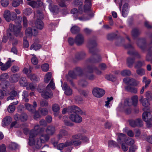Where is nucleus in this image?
<instances>
[{
  "label": "nucleus",
  "mask_w": 152,
  "mask_h": 152,
  "mask_svg": "<svg viewBox=\"0 0 152 152\" xmlns=\"http://www.w3.org/2000/svg\"><path fill=\"white\" fill-rule=\"evenodd\" d=\"M118 138L117 139L118 143H120L121 141H125L126 139V135L122 133H118L117 134Z\"/></svg>",
  "instance_id": "obj_22"
},
{
  "label": "nucleus",
  "mask_w": 152,
  "mask_h": 152,
  "mask_svg": "<svg viewBox=\"0 0 152 152\" xmlns=\"http://www.w3.org/2000/svg\"><path fill=\"white\" fill-rule=\"evenodd\" d=\"M47 2L49 3V8L50 11L53 13L57 12L58 10V7L56 5H52V1L51 0H48Z\"/></svg>",
  "instance_id": "obj_9"
},
{
  "label": "nucleus",
  "mask_w": 152,
  "mask_h": 152,
  "mask_svg": "<svg viewBox=\"0 0 152 152\" xmlns=\"http://www.w3.org/2000/svg\"><path fill=\"white\" fill-rule=\"evenodd\" d=\"M52 109L53 111L55 112L54 115L55 116H57L59 113L60 107L57 104H54L53 105Z\"/></svg>",
  "instance_id": "obj_32"
},
{
  "label": "nucleus",
  "mask_w": 152,
  "mask_h": 152,
  "mask_svg": "<svg viewBox=\"0 0 152 152\" xmlns=\"http://www.w3.org/2000/svg\"><path fill=\"white\" fill-rule=\"evenodd\" d=\"M82 134L81 133L77 134L72 136V140L76 139H81Z\"/></svg>",
  "instance_id": "obj_60"
},
{
  "label": "nucleus",
  "mask_w": 152,
  "mask_h": 152,
  "mask_svg": "<svg viewBox=\"0 0 152 152\" xmlns=\"http://www.w3.org/2000/svg\"><path fill=\"white\" fill-rule=\"evenodd\" d=\"M1 3L2 6L5 7H7L9 4L8 0H1Z\"/></svg>",
  "instance_id": "obj_55"
},
{
  "label": "nucleus",
  "mask_w": 152,
  "mask_h": 152,
  "mask_svg": "<svg viewBox=\"0 0 152 152\" xmlns=\"http://www.w3.org/2000/svg\"><path fill=\"white\" fill-rule=\"evenodd\" d=\"M125 142H126L127 145H132L134 143V141L133 139L128 137L125 141Z\"/></svg>",
  "instance_id": "obj_46"
},
{
  "label": "nucleus",
  "mask_w": 152,
  "mask_h": 152,
  "mask_svg": "<svg viewBox=\"0 0 152 152\" xmlns=\"http://www.w3.org/2000/svg\"><path fill=\"white\" fill-rule=\"evenodd\" d=\"M124 42V39H119L116 42V45L118 46H121L123 45Z\"/></svg>",
  "instance_id": "obj_63"
},
{
  "label": "nucleus",
  "mask_w": 152,
  "mask_h": 152,
  "mask_svg": "<svg viewBox=\"0 0 152 152\" xmlns=\"http://www.w3.org/2000/svg\"><path fill=\"white\" fill-rule=\"evenodd\" d=\"M23 99L24 101L25 102H27L28 101V99L27 98L28 96V92L26 91H23L22 94Z\"/></svg>",
  "instance_id": "obj_41"
},
{
  "label": "nucleus",
  "mask_w": 152,
  "mask_h": 152,
  "mask_svg": "<svg viewBox=\"0 0 152 152\" xmlns=\"http://www.w3.org/2000/svg\"><path fill=\"white\" fill-rule=\"evenodd\" d=\"M20 85L24 87L27 85V81L25 77H22L19 81Z\"/></svg>",
  "instance_id": "obj_36"
},
{
  "label": "nucleus",
  "mask_w": 152,
  "mask_h": 152,
  "mask_svg": "<svg viewBox=\"0 0 152 152\" xmlns=\"http://www.w3.org/2000/svg\"><path fill=\"white\" fill-rule=\"evenodd\" d=\"M25 34L26 36L31 37L32 35L35 36L37 34L38 31L35 29H34L33 31L31 28H28L26 30Z\"/></svg>",
  "instance_id": "obj_11"
},
{
  "label": "nucleus",
  "mask_w": 152,
  "mask_h": 152,
  "mask_svg": "<svg viewBox=\"0 0 152 152\" xmlns=\"http://www.w3.org/2000/svg\"><path fill=\"white\" fill-rule=\"evenodd\" d=\"M117 143L115 141L113 140H110L108 142V146L110 147H113L120 148V146L119 144Z\"/></svg>",
  "instance_id": "obj_27"
},
{
  "label": "nucleus",
  "mask_w": 152,
  "mask_h": 152,
  "mask_svg": "<svg viewBox=\"0 0 152 152\" xmlns=\"http://www.w3.org/2000/svg\"><path fill=\"white\" fill-rule=\"evenodd\" d=\"M128 4L127 3H125L124 4L123 7L122 14L123 16L124 17H126L128 14Z\"/></svg>",
  "instance_id": "obj_24"
},
{
  "label": "nucleus",
  "mask_w": 152,
  "mask_h": 152,
  "mask_svg": "<svg viewBox=\"0 0 152 152\" xmlns=\"http://www.w3.org/2000/svg\"><path fill=\"white\" fill-rule=\"evenodd\" d=\"M4 16L6 21L10 22L11 20V14L10 11L6 10L4 12Z\"/></svg>",
  "instance_id": "obj_25"
},
{
  "label": "nucleus",
  "mask_w": 152,
  "mask_h": 152,
  "mask_svg": "<svg viewBox=\"0 0 152 152\" xmlns=\"http://www.w3.org/2000/svg\"><path fill=\"white\" fill-rule=\"evenodd\" d=\"M20 77V75L19 74H14L11 76L10 79V81L12 83H15L18 81Z\"/></svg>",
  "instance_id": "obj_23"
},
{
  "label": "nucleus",
  "mask_w": 152,
  "mask_h": 152,
  "mask_svg": "<svg viewBox=\"0 0 152 152\" xmlns=\"http://www.w3.org/2000/svg\"><path fill=\"white\" fill-rule=\"evenodd\" d=\"M91 0H85V5L84 7V11L85 12H89L91 10Z\"/></svg>",
  "instance_id": "obj_10"
},
{
  "label": "nucleus",
  "mask_w": 152,
  "mask_h": 152,
  "mask_svg": "<svg viewBox=\"0 0 152 152\" xmlns=\"http://www.w3.org/2000/svg\"><path fill=\"white\" fill-rule=\"evenodd\" d=\"M32 55L33 56V57L31 58V61L32 63L34 65L37 64L38 63V61L37 58L34 55L32 54Z\"/></svg>",
  "instance_id": "obj_58"
},
{
  "label": "nucleus",
  "mask_w": 152,
  "mask_h": 152,
  "mask_svg": "<svg viewBox=\"0 0 152 152\" xmlns=\"http://www.w3.org/2000/svg\"><path fill=\"white\" fill-rule=\"evenodd\" d=\"M77 72L76 71H70L68 73L69 75L72 78H75L77 75Z\"/></svg>",
  "instance_id": "obj_57"
},
{
  "label": "nucleus",
  "mask_w": 152,
  "mask_h": 152,
  "mask_svg": "<svg viewBox=\"0 0 152 152\" xmlns=\"http://www.w3.org/2000/svg\"><path fill=\"white\" fill-rule=\"evenodd\" d=\"M82 143V142L80 140H68L66 142V146L74 145L75 146H78Z\"/></svg>",
  "instance_id": "obj_13"
},
{
  "label": "nucleus",
  "mask_w": 152,
  "mask_h": 152,
  "mask_svg": "<svg viewBox=\"0 0 152 152\" xmlns=\"http://www.w3.org/2000/svg\"><path fill=\"white\" fill-rule=\"evenodd\" d=\"M27 115L26 114H22L20 115V120L22 121H26L27 120Z\"/></svg>",
  "instance_id": "obj_62"
},
{
  "label": "nucleus",
  "mask_w": 152,
  "mask_h": 152,
  "mask_svg": "<svg viewBox=\"0 0 152 152\" xmlns=\"http://www.w3.org/2000/svg\"><path fill=\"white\" fill-rule=\"evenodd\" d=\"M129 125L132 127H135L137 125H140V124H137L136 122V120H130L129 121Z\"/></svg>",
  "instance_id": "obj_51"
},
{
  "label": "nucleus",
  "mask_w": 152,
  "mask_h": 152,
  "mask_svg": "<svg viewBox=\"0 0 152 152\" xmlns=\"http://www.w3.org/2000/svg\"><path fill=\"white\" fill-rule=\"evenodd\" d=\"M142 114V118L145 121H152V115L149 112L145 111Z\"/></svg>",
  "instance_id": "obj_16"
},
{
  "label": "nucleus",
  "mask_w": 152,
  "mask_h": 152,
  "mask_svg": "<svg viewBox=\"0 0 152 152\" xmlns=\"http://www.w3.org/2000/svg\"><path fill=\"white\" fill-rule=\"evenodd\" d=\"M137 45L141 49L144 50L145 46V43L143 42L142 39H140L138 40Z\"/></svg>",
  "instance_id": "obj_38"
},
{
  "label": "nucleus",
  "mask_w": 152,
  "mask_h": 152,
  "mask_svg": "<svg viewBox=\"0 0 152 152\" xmlns=\"http://www.w3.org/2000/svg\"><path fill=\"white\" fill-rule=\"evenodd\" d=\"M55 128L54 127L52 126H48L46 130V132L48 135L53 134L55 132Z\"/></svg>",
  "instance_id": "obj_35"
},
{
  "label": "nucleus",
  "mask_w": 152,
  "mask_h": 152,
  "mask_svg": "<svg viewBox=\"0 0 152 152\" xmlns=\"http://www.w3.org/2000/svg\"><path fill=\"white\" fill-rule=\"evenodd\" d=\"M140 32L139 30L137 28L133 29L132 32V36L133 37H135L138 35Z\"/></svg>",
  "instance_id": "obj_50"
},
{
  "label": "nucleus",
  "mask_w": 152,
  "mask_h": 152,
  "mask_svg": "<svg viewBox=\"0 0 152 152\" xmlns=\"http://www.w3.org/2000/svg\"><path fill=\"white\" fill-rule=\"evenodd\" d=\"M49 65L47 63L43 64L41 66L42 70L44 72H47L48 70Z\"/></svg>",
  "instance_id": "obj_49"
},
{
  "label": "nucleus",
  "mask_w": 152,
  "mask_h": 152,
  "mask_svg": "<svg viewBox=\"0 0 152 152\" xmlns=\"http://www.w3.org/2000/svg\"><path fill=\"white\" fill-rule=\"evenodd\" d=\"M136 72L138 75L142 76L145 74V70L143 68H140L137 69L136 70Z\"/></svg>",
  "instance_id": "obj_47"
},
{
  "label": "nucleus",
  "mask_w": 152,
  "mask_h": 152,
  "mask_svg": "<svg viewBox=\"0 0 152 152\" xmlns=\"http://www.w3.org/2000/svg\"><path fill=\"white\" fill-rule=\"evenodd\" d=\"M43 131L44 129L40 128L38 124L35 125L34 129L30 131L28 142L30 146L39 149L41 147L42 143H45L49 140L48 135H43L42 134Z\"/></svg>",
  "instance_id": "obj_1"
},
{
  "label": "nucleus",
  "mask_w": 152,
  "mask_h": 152,
  "mask_svg": "<svg viewBox=\"0 0 152 152\" xmlns=\"http://www.w3.org/2000/svg\"><path fill=\"white\" fill-rule=\"evenodd\" d=\"M12 5L15 7H16L19 5L20 4H23V0H14L12 2Z\"/></svg>",
  "instance_id": "obj_29"
},
{
  "label": "nucleus",
  "mask_w": 152,
  "mask_h": 152,
  "mask_svg": "<svg viewBox=\"0 0 152 152\" xmlns=\"http://www.w3.org/2000/svg\"><path fill=\"white\" fill-rule=\"evenodd\" d=\"M92 16L93 15H89L88 16V17L86 18L83 16L79 17L78 19L80 21H84L90 19Z\"/></svg>",
  "instance_id": "obj_53"
},
{
  "label": "nucleus",
  "mask_w": 152,
  "mask_h": 152,
  "mask_svg": "<svg viewBox=\"0 0 152 152\" xmlns=\"http://www.w3.org/2000/svg\"><path fill=\"white\" fill-rule=\"evenodd\" d=\"M138 97L137 95L133 96L131 98L132 104L134 106H136L138 102Z\"/></svg>",
  "instance_id": "obj_39"
},
{
  "label": "nucleus",
  "mask_w": 152,
  "mask_h": 152,
  "mask_svg": "<svg viewBox=\"0 0 152 152\" xmlns=\"http://www.w3.org/2000/svg\"><path fill=\"white\" fill-rule=\"evenodd\" d=\"M35 26L38 29L41 30L43 27L44 24L41 20L38 19L35 23Z\"/></svg>",
  "instance_id": "obj_28"
},
{
  "label": "nucleus",
  "mask_w": 152,
  "mask_h": 152,
  "mask_svg": "<svg viewBox=\"0 0 152 152\" xmlns=\"http://www.w3.org/2000/svg\"><path fill=\"white\" fill-rule=\"evenodd\" d=\"M124 82L128 85L125 87L127 91L136 94L137 92V89L136 88L131 86H137L139 84V82L129 78H126L123 79Z\"/></svg>",
  "instance_id": "obj_2"
},
{
  "label": "nucleus",
  "mask_w": 152,
  "mask_h": 152,
  "mask_svg": "<svg viewBox=\"0 0 152 152\" xmlns=\"http://www.w3.org/2000/svg\"><path fill=\"white\" fill-rule=\"evenodd\" d=\"M83 12V11L80 7L79 8L78 11L76 8L73 9L71 10V13L74 15V17L75 18V19H74L75 20L77 19L76 17H77L79 14H82Z\"/></svg>",
  "instance_id": "obj_14"
},
{
  "label": "nucleus",
  "mask_w": 152,
  "mask_h": 152,
  "mask_svg": "<svg viewBox=\"0 0 152 152\" xmlns=\"http://www.w3.org/2000/svg\"><path fill=\"white\" fill-rule=\"evenodd\" d=\"M7 110L10 113H12L15 111V107L14 105L10 104L8 106Z\"/></svg>",
  "instance_id": "obj_56"
},
{
  "label": "nucleus",
  "mask_w": 152,
  "mask_h": 152,
  "mask_svg": "<svg viewBox=\"0 0 152 152\" xmlns=\"http://www.w3.org/2000/svg\"><path fill=\"white\" fill-rule=\"evenodd\" d=\"M9 27V29L7 30V34L10 38H12V36L13 34L17 37L19 36L21 37L23 36L22 33L20 31L22 27L20 23H18L17 25L15 26L10 24Z\"/></svg>",
  "instance_id": "obj_3"
},
{
  "label": "nucleus",
  "mask_w": 152,
  "mask_h": 152,
  "mask_svg": "<svg viewBox=\"0 0 152 152\" xmlns=\"http://www.w3.org/2000/svg\"><path fill=\"white\" fill-rule=\"evenodd\" d=\"M12 118L10 116H6L2 120V125L3 127H5L9 125L12 121Z\"/></svg>",
  "instance_id": "obj_18"
},
{
  "label": "nucleus",
  "mask_w": 152,
  "mask_h": 152,
  "mask_svg": "<svg viewBox=\"0 0 152 152\" xmlns=\"http://www.w3.org/2000/svg\"><path fill=\"white\" fill-rule=\"evenodd\" d=\"M80 28L77 26H74L71 29L72 33L73 34H75L80 31Z\"/></svg>",
  "instance_id": "obj_43"
},
{
  "label": "nucleus",
  "mask_w": 152,
  "mask_h": 152,
  "mask_svg": "<svg viewBox=\"0 0 152 152\" xmlns=\"http://www.w3.org/2000/svg\"><path fill=\"white\" fill-rule=\"evenodd\" d=\"M39 111L40 112L42 115L45 116L48 113V111L46 108H39Z\"/></svg>",
  "instance_id": "obj_45"
},
{
  "label": "nucleus",
  "mask_w": 152,
  "mask_h": 152,
  "mask_svg": "<svg viewBox=\"0 0 152 152\" xmlns=\"http://www.w3.org/2000/svg\"><path fill=\"white\" fill-rule=\"evenodd\" d=\"M32 12V10L30 8H27L23 10V13L26 15H29Z\"/></svg>",
  "instance_id": "obj_64"
},
{
  "label": "nucleus",
  "mask_w": 152,
  "mask_h": 152,
  "mask_svg": "<svg viewBox=\"0 0 152 152\" xmlns=\"http://www.w3.org/2000/svg\"><path fill=\"white\" fill-rule=\"evenodd\" d=\"M41 48V45L38 44H34L30 47V49H34L35 50H37Z\"/></svg>",
  "instance_id": "obj_37"
},
{
  "label": "nucleus",
  "mask_w": 152,
  "mask_h": 152,
  "mask_svg": "<svg viewBox=\"0 0 152 152\" xmlns=\"http://www.w3.org/2000/svg\"><path fill=\"white\" fill-rule=\"evenodd\" d=\"M11 65L10 60L8 61L4 64L1 66L0 68L2 71H5L10 67Z\"/></svg>",
  "instance_id": "obj_26"
},
{
  "label": "nucleus",
  "mask_w": 152,
  "mask_h": 152,
  "mask_svg": "<svg viewBox=\"0 0 152 152\" xmlns=\"http://www.w3.org/2000/svg\"><path fill=\"white\" fill-rule=\"evenodd\" d=\"M33 106L28 103H26L25 106L26 109L28 111L33 113L35 111V108L37 107V104L36 102H34L33 103Z\"/></svg>",
  "instance_id": "obj_12"
},
{
  "label": "nucleus",
  "mask_w": 152,
  "mask_h": 152,
  "mask_svg": "<svg viewBox=\"0 0 152 152\" xmlns=\"http://www.w3.org/2000/svg\"><path fill=\"white\" fill-rule=\"evenodd\" d=\"M50 87L53 89H54L55 88V83L53 82V79H51L50 83L47 86L46 88L49 89V88Z\"/></svg>",
  "instance_id": "obj_48"
},
{
  "label": "nucleus",
  "mask_w": 152,
  "mask_h": 152,
  "mask_svg": "<svg viewBox=\"0 0 152 152\" xmlns=\"http://www.w3.org/2000/svg\"><path fill=\"white\" fill-rule=\"evenodd\" d=\"M131 103L129 102L128 99H126L124 101V104H120L118 108H119L120 110H123L127 114L130 113L132 111V109L130 107Z\"/></svg>",
  "instance_id": "obj_4"
},
{
  "label": "nucleus",
  "mask_w": 152,
  "mask_h": 152,
  "mask_svg": "<svg viewBox=\"0 0 152 152\" xmlns=\"http://www.w3.org/2000/svg\"><path fill=\"white\" fill-rule=\"evenodd\" d=\"M140 101L141 102L143 106L145 107L143 108V110L144 111H146V110H148L149 109L148 107L150 105V104L147 99H141Z\"/></svg>",
  "instance_id": "obj_19"
},
{
  "label": "nucleus",
  "mask_w": 152,
  "mask_h": 152,
  "mask_svg": "<svg viewBox=\"0 0 152 152\" xmlns=\"http://www.w3.org/2000/svg\"><path fill=\"white\" fill-rule=\"evenodd\" d=\"M93 95L97 97H101L105 94V91L101 89L96 88H94L92 91Z\"/></svg>",
  "instance_id": "obj_6"
},
{
  "label": "nucleus",
  "mask_w": 152,
  "mask_h": 152,
  "mask_svg": "<svg viewBox=\"0 0 152 152\" xmlns=\"http://www.w3.org/2000/svg\"><path fill=\"white\" fill-rule=\"evenodd\" d=\"M96 45V42L94 41L89 42L88 47L89 48V51L90 53H93L94 52L95 50L94 48L95 47Z\"/></svg>",
  "instance_id": "obj_21"
},
{
  "label": "nucleus",
  "mask_w": 152,
  "mask_h": 152,
  "mask_svg": "<svg viewBox=\"0 0 152 152\" xmlns=\"http://www.w3.org/2000/svg\"><path fill=\"white\" fill-rule=\"evenodd\" d=\"M66 145V142L64 144L63 143H61L57 145V148L58 150H62L64 147L68 146Z\"/></svg>",
  "instance_id": "obj_61"
},
{
  "label": "nucleus",
  "mask_w": 152,
  "mask_h": 152,
  "mask_svg": "<svg viewBox=\"0 0 152 152\" xmlns=\"http://www.w3.org/2000/svg\"><path fill=\"white\" fill-rule=\"evenodd\" d=\"M125 48L127 49H132V50H129L128 52V53L129 55L133 56L134 57L138 58L140 57V55L133 49V46L130 44H129L125 46Z\"/></svg>",
  "instance_id": "obj_5"
},
{
  "label": "nucleus",
  "mask_w": 152,
  "mask_h": 152,
  "mask_svg": "<svg viewBox=\"0 0 152 152\" xmlns=\"http://www.w3.org/2000/svg\"><path fill=\"white\" fill-rule=\"evenodd\" d=\"M42 97L46 99L51 98L53 96V94L51 90L50 89L46 88V89L42 92L41 94Z\"/></svg>",
  "instance_id": "obj_8"
},
{
  "label": "nucleus",
  "mask_w": 152,
  "mask_h": 152,
  "mask_svg": "<svg viewBox=\"0 0 152 152\" xmlns=\"http://www.w3.org/2000/svg\"><path fill=\"white\" fill-rule=\"evenodd\" d=\"M95 59H94L92 57L89 59L88 61L90 62L96 63L101 60V57L100 56L96 55L95 56Z\"/></svg>",
  "instance_id": "obj_33"
},
{
  "label": "nucleus",
  "mask_w": 152,
  "mask_h": 152,
  "mask_svg": "<svg viewBox=\"0 0 152 152\" xmlns=\"http://www.w3.org/2000/svg\"><path fill=\"white\" fill-rule=\"evenodd\" d=\"M120 73L121 75L124 76H129L131 74L130 71L127 69H125L122 71Z\"/></svg>",
  "instance_id": "obj_42"
},
{
  "label": "nucleus",
  "mask_w": 152,
  "mask_h": 152,
  "mask_svg": "<svg viewBox=\"0 0 152 152\" xmlns=\"http://www.w3.org/2000/svg\"><path fill=\"white\" fill-rule=\"evenodd\" d=\"M144 65H145V63L144 61H138L136 63L134 67L137 69L140 68Z\"/></svg>",
  "instance_id": "obj_40"
},
{
  "label": "nucleus",
  "mask_w": 152,
  "mask_h": 152,
  "mask_svg": "<svg viewBox=\"0 0 152 152\" xmlns=\"http://www.w3.org/2000/svg\"><path fill=\"white\" fill-rule=\"evenodd\" d=\"M51 77L52 73L51 72H49L47 73L45 76L44 82L46 83H48L51 79Z\"/></svg>",
  "instance_id": "obj_34"
},
{
  "label": "nucleus",
  "mask_w": 152,
  "mask_h": 152,
  "mask_svg": "<svg viewBox=\"0 0 152 152\" xmlns=\"http://www.w3.org/2000/svg\"><path fill=\"white\" fill-rule=\"evenodd\" d=\"M10 96L8 97L7 99V101L10 100H13L17 95V92L15 91H12L9 94Z\"/></svg>",
  "instance_id": "obj_31"
},
{
  "label": "nucleus",
  "mask_w": 152,
  "mask_h": 152,
  "mask_svg": "<svg viewBox=\"0 0 152 152\" xmlns=\"http://www.w3.org/2000/svg\"><path fill=\"white\" fill-rule=\"evenodd\" d=\"M134 60V58L131 57H129L127 58V64L129 67L131 68L132 67Z\"/></svg>",
  "instance_id": "obj_30"
},
{
  "label": "nucleus",
  "mask_w": 152,
  "mask_h": 152,
  "mask_svg": "<svg viewBox=\"0 0 152 152\" xmlns=\"http://www.w3.org/2000/svg\"><path fill=\"white\" fill-rule=\"evenodd\" d=\"M113 97H111L110 98L107 97V101H105V104L104 106L105 107L107 108H109L110 107V102L113 99Z\"/></svg>",
  "instance_id": "obj_44"
},
{
  "label": "nucleus",
  "mask_w": 152,
  "mask_h": 152,
  "mask_svg": "<svg viewBox=\"0 0 152 152\" xmlns=\"http://www.w3.org/2000/svg\"><path fill=\"white\" fill-rule=\"evenodd\" d=\"M146 60L147 61H151L152 63V51H149L147 54Z\"/></svg>",
  "instance_id": "obj_54"
},
{
  "label": "nucleus",
  "mask_w": 152,
  "mask_h": 152,
  "mask_svg": "<svg viewBox=\"0 0 152 152\" xmlns=\"http://www.w3.org/2000/svg\"><path fill=\"white\" fill-rule=\"evenodd\" d=\"M62 89L65 91V93L67 95H70L72 93V90L69 87L66 83H64Z\"/></svg>",
  "instance_id": "obj_15"
},
{
  "label": "nucleus",
  "mask_w": 152,
  "mask_h": 152,
  "mask_svg": "<svg viewBox=\"0 0 152 152\" xmlns=\"http://www.w3.org/2000/svg\"><path fill=\"white\" fill-rule=\"evenodd\" d=\"M126 142H123L121 144V148L122 150L124 151H126L128 149L129 147Z\"/></svg>",
  "instance_id": "obj_52"
},
{
  "label": "nucleus",
  "mask_w": 152,
  "mask_h": 152,
  "mask_svg": "<svg viewBox=\"0 0 152 152\" xmlns=\"http://www.w3.org/2000/svg\"><path fill=\"white\" fill-rule=\"evenodd\" d=\"M71 112H73L76 114H81L82 112L80 109L78 107L74 106L69 107V109Z\"/></svg>",
  "instance_id": "obj_20"
},
{
  "label": "nucleus",
  "mask_w": 152,
  "mask_h": 152,
  "mask_svg": "<svg viewBox=\"0 0 152 152\" xmlns=\"http://www.w3.org/2000/svg\"><path fill=\"white\" fill-rule=\"evenodd\" d=\"M31 69L32 68L31 67H29V69L26 68H24L23 70V72L24 73L26 74L28 76V74L31 72Z\"/></svg>",
  "instance_id": "obj_59"
},
{
  "label": "nucleus",
  "mask_w": 152,
  "mask_h": 152,
  "mask_svg": "<svg viewBox=\"0 0 152 152\" xmlns=\"http://www.w3.org/2000/svg\"><path fill=\"white\" fill-rule=\"evenodd\" d=\"M70 119L76 123H80L82 120V118L77 114H72L70 116Z\"/></svg>",
  "instance_id": "obj_7"
},
{
  "label": "nucleus",
  "mask_w": 152,
  "mask_h": 152,
  "mask_svg": "<svg viewBox=\"0 0 152 152\" xmlns=\"http://www.w3.org/2000/svg\"><path fill=\"white\" fill-rule=\"evenodd\" d=\"M84 41V37L82 34L78 35L75 38V42L78 45H80L82 44Z\"/></svg>",
  "instance_id": "obj_17"
}]
</instances>
